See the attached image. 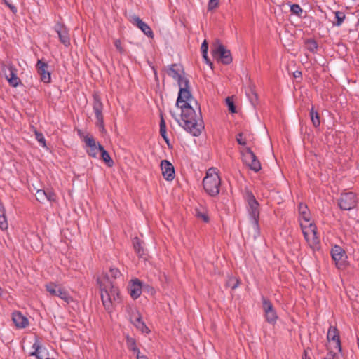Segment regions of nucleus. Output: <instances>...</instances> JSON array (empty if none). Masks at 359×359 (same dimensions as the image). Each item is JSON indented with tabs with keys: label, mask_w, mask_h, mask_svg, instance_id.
Listing matches in <instances>:
<instances>
[{
	"label": "nucleus",
	"mask_w": 359,
	"mask_h": 359,
	"mask_svg": "<svg viewBox=\"0 0 359 359\" xmlns=\"http://www.w3.org/2000/svg\"><path fill=\"white\" fill-rule=\"evenodd\" d=\"M196 109L191 105V103L183 104L177 107L181 109V121L172 114V116L178 122L187 132L193 136H199L204 129V123L202 118L201 106L195 100Z\"/></svg>",
	"instance_id": "obj_1"
},
{
	"label": "nucleus",
	"mask_w": 359,
	"mask_h": 359,
	"mask_svg": "<svg viewBox=\"0 0 359 359\" xmlns=\"http://www.w3.org/2000/svg\"><path fill=\"white\" fill-rule=\"evenodd\" d=\"M221 179L217 172L216 168H211L206 172L203 180V186L205 192L210 196H216L219 193Z\"/></svg>",
	"instance_id": "obj_2"
},
{
	"label": "nucleus",
	"mask_w": 359,
	"mask_h": 359,
	"mask_svg": "<svg viewBox=\"0 0 359 359\" xmlns=\"http://www.w3.org/2000/svg\"><path fill=\"white\" fill-rule=\"evenodd\" d=\"M244 198L248 203L247 210L253 227L259 231V203L253 193L248 189L245 190Z\"/></svg>",
	"instance_id": "obj_3"
},
{
	"label": "nucleus",
	"mask_w": 359,
	"mask_h": 359,
	"mask_svg": "<svg viewBox=\"0 0 359 359\" xmlns=\"http://www.w3.org/2000/svg\"><path fill=\"white\" fill-rule=\"evenodd\" d=\"M211 52L213 57L223 65H229L233 60L230 50H227L219 40L214 43Z\"/></svg>",
	"instance_id": "obj_4"
},
{
	"label": "nucleus",
	"mask_w": 359,
	"mask_h": 359,
	"mask_svg": "<svg viewBox=\"0 0 359 359\" xmlns=\"http://www.w3.org/2000/svg\"><path fill=\"white\" fill-rule=\"evenodd\" d=\"M179 86V93L176 102V107H180L183 104L191 103L192 100L195 102L190 89L189 86V80H184V82L180 83Z\"/></svg>",
	"instance_id": "obj_5"
},
{
	"label": "nucleus",
	"mask_w": 359,
	"mask_h": 359,
	"mask_svg": "<svg viewBox=\"0 0 359 359\" xmlns=\"http://www.w3.org/2000/svg\"><path fill=\"white\" fill-rule=\"evenodd\" d=\"M358 204V198L355 193L343 192L338 199V206L342 210H351L354 209Z\"/></svg>",
	"instance_id": "obj_6"
},
{
	"label": "nucleus",
	"mask_w": 359,
	"mask_h": 359,
	"mask_svg": "<svg viewBox=\"0 0 359 359\" xmlns=\"http://www.w3.org/2000/svg\"><path fill=\"white\" fill-rule=\"evenodd\" d=\"M97 283L100 290H107V292L110 294L114 301H117L119 299V290L112 281L109 280L108 274H105L103 280L100 278L97 279Z\"/></svg>",
	"instance_id": "obj_7"
},
{
	"label": "nucleus",
	"mask_w": 359,
	"mask_h": 359,
	"mask_svg": "<svg viewBox=\"0 0 359 359\" xmlns=\"http://www.w3.org/2000/svg\"><path fill=\"white\" fill-rule=\"evenodd\" d=\"M46 290L52 296L60 297L64 300L67 304H70L74 301L72 297L69 292L63 287L53 283H50L46 285Z\"/></svg>",
	"instance_id": "obj_8"
},
{
	"label": "nucleus",
	"mask_w": 359,
	"mask_h": 359,
	"mask_svg": "<svg viewBox=\"0 0 359 359\" xmlns=\"http://www.w3.org/2000/svg\"><path fill=\"white\" fill-rule=\"evenodd\" d=\"M242 154L243 163L249 167L250 170L255 172L261 170V163L250 147H247Z\"/></svg>",
	"instance_id": "obj_9"
},
{
	"label": "nucleus",
	"mask_w": 359,
	"mask_h": 359,
	"mask_svg": "<svg viewBox=\"0 0 359 359\" xmlns=\"http://www.w3.org/2000/svg\"><path fill=\"white\" fill-rule=\"evenodd\" d=\"M93 109L97 119L96 125L100 128V130L102 131L104 130V117L102 114L103 104L100 96L97 93L93 95Z\"/></svg>",
	"instance_id": "obj_10"
},
{
	"label": "nucleus",
	"mask_w": 359,
	"mask_h": 359,
	"mask_svg": "<svg viewBox=\"0 0 359 359\" xmlns=\"http://www.w3.org/2000/svg\"><path fill=\"white\" fill-rule=\"evenodd\" d=\"M166 73L170 77L176 80L177 84L184 82V80L188 79L183 76L185 74L184 69L180 64L173 63L168 65L166 69Z\"/></svg>",
	"instance_id": "obj_11"
},
{
	"label": "nucleus",
	"mask_w": 359,
	"mask_h": 359,
	"mask_svg": "<svg viewBox=\"0 0 359 359\" xmlns=\"http://www.w3.org/2000/svg\"><path fill=\"white\" fill-rule=\"evenodd\" d=\"M330 253L332 258L335 262V265L338 269H341L345 266L347 256L341 247L337 245H334L332 248Z\"/></svg>",
	"instance_id": "obj_12"
},
{
	"label": "nucleus",
	"mask_w": 359,
	"mask_h": 359,
	"mask_svg": "<svg viewBox=\"0 0 359 359\" xmlns=\"http://www.w3.org/2000/svg\"><path fill=\"white\" fill-rule=\"evenodd\" d=\"M327 339L329 341V343H332L333 346L330 347L332 350L333 348L338 351V352H341V344L340 341V336L339 330L336 327L330 326L328 329L327 334ZM328 346H327V348Z\"/></svg>",
	"instance_id": "obj_13"
},
{
	"label": "nucleus",
	"mask_w": 359,
	"mask_h": 359,
	"mask_svg": "<svg viewBox=\"0 0 359 359\" xmlns=\"http://www.w3.org/2000/svg\"><path fill=\"white\" fill-rule=\"evenodd\" d=\"M33 351L30 352V356H35L36 359H50L46 348L41 345L39 340L36 338L32 345Z\"/></svg>",
	"instance_id": "obj_14"
},
{
	"label": "nucleus",
	"mask_w": 359,
	"mask_h": 359,
	"mask_svg": "<svg viewBox=\"0 0 359 359\" xmlns=\"http://www.w3.org/2000/svg\"><path fill=\"white\" fill-rule=\"evenodd\" d=\"M37 72L40 76L41 81L45 83H49L51 81L50 72L48 70V63L43 62L41 60H38L36 65Z\"/></svg>",
	"instance_id": "obj_15"
},
{
	"label": "nucleus",
	"mask_w": 359,
	"mask_h": 359,
	"mask_svg": "<svg viewBox=\"0 0 359 359\" xmlns=\"http://www.w3.org/2000/svg\"><path fill=\"white\" fill-rule=\"evenodd\" d=\"M130 22L137 27L147 37L150 39H153L154 35L152 29L151 27L144 21H142V19L140 18V17L134 15L130 16Z\"/></svg>",
	"instance_id": "obj_16"
},
{
	"label": "nucleus",
	"mask_w": 359,
	"mask_h": 359,
	"mask_svg": "<svg viewBox=\"0 0 359 359\" xmlns=\"http://www.w3.org/2000/svg\"><path fill=\"white\" fill-rule=\"evenodd\" d=\"M54 30L58 34L60 41L66 47L70 45L69 31L66 26L60 22H57L54 26Z\"/></svg>",
	"instance_id": "obj_17"
},
{
	"label": "nucleus",
	"mask_w": 359,
	"mask_h": 359,
	"mask_svg": "<svg viewBox=\"0 0 359 359\" xmlns=\"http://www.w3.org/2000/svg\"><path fill=\"white\" fill-rule=\"evenodd\" d=\"M162 175L167 181H172L175 178V168L172 164L168 160H163L161 162Z\"/></svg>",
	"instance_id": "obj_18"
},
{
	"label": "nucleus",
	"mask_w": 359,
	"mask_h": 359,
	"mask_svg": "<svg viewBox=\"0 0 359 359\" xmlns=\"http://www.w3.org/2000/svg\"><path fill=\"white\" fill-rule=\"evenodd\" d=\"M130 321L134 325V326L137 329L140 330L142 332L149 333L150 332L144 322L142 321V316L138 311H136L135 313H133L131 315Z\"/></svg>",
	"instance_id": "obj_19"
},
{
	"label": "nucleus",
	"mask_w": 359,
	"mask_h": 359,
	"mask_svg": "<svg viewBox=\"0 0 359 359\" xmlns=\"http://www.w3.org/2000/svg\"><path fill=\"white\" fill-rule=\"evenodd\" d=\"M142 283L137 278L131 280L128 286L129 293L133 299H137L142 294Z\"/></svg>",
	"instance_id": "obj_20"
},
{
	"label": "nucleus",
	"mask_w": 359,
	"mask_h": 359,
	"mask_svg": "<svg viewBox=\"0 0 359 359\" xmlns=\"http://www.w3.org/2000/svg\"><path fill=\"white\" fill-rule=\"evenodd\" d=\"M8 74L5 72V77L6 80L10 86L17 87L18 84L21 83L20 78L17 76V69L11 65L8 67Z\"/></svg>",
	"instance_id": "obj_21"
},
{
	"label": "nucleus",
	"mask_w": 359,
	"mask_h": 359,
	"mask_svg": "<svg viewBox=\"0 0 359 359\" xmlns=\"http://www.w3.org/2000/svg\"><path fill=\"white\" fill-rule=\"evenodd\" d=\"M12 320L18 328H25L29 325V320L20 311H15L12 314Z\"/></svg>",
	"instance_id": "obj_22"
},
{
	"label": "nucleus",
	"mask_w": 359,
	"mask_h": 359,
	"mask_svg": "<svg viewBox=\"0 0 359 359\" xmlns=\"http://www.w3.org/2000/svg\"><path fill=\"white\" fill-rule=\"evenodd\" d=\"M98 149L100 152L101 159L107 165L108 167L111 168L114 165V162L111 158L109 152L106 151L104 147L98 143Z\"/></svg>",
	"instance_id": "obj_23"
},
{
	"label": "nucleus",
	"mask_w": 359,
	"mask_h": 359,
	"mask_svg": "<svg viewBox=\"0 0 359 359\" xmlns=\"http://www.w3.org/2000/svg\"><path fill=\"white\" fill-rule=\"evenodd\" d=\"M298 210L300 217L306 222L311 220L310 210L306 204L300 203L298 205Z\"/></svg>",
	"instance_id": "obj_24"
},
{
	"label": "nucleus",
	"mask_w": 359,
	"mask_h": 359,
	"mask_svg": "<svg viewBox=\"0 0 359 359\" xmlns=\"http://www.w3.org/2000/svg\"><path fill=\"white\" fill-rule=\"evenodd\" d=\"M101 299L104 308L109 311L112 309V302L114 299L111 297L110 294L107 292V290H100Z\"/></svg>",
	"instance_id": "obj_25"
},
{
	"label": "nucleus",
	"mask_w": 359,
	"mask_h": 359,
	"mask_svg": "<svg viewBox=\"0 0 359 359\" xmlns=\"http://www.w3.org/2000/svg\"><path fill=\"white\" fill-rule=\"evenodd\" d=\"M133 245L136 254L139 257H142L143 255H144V250L142 245V242L139 238L135 237L133 239Z\"/></svg>",
	"instance_id": "obj_26"
},
{
	"label": "nucleus",
	"mask_w": 359,
	"mask_h": 359,
	"mask_svg": "<svg viewBox=\"0 0 359 359\" xmlns=\"http://www.w3.org/2000/svg\"><path fill=\"white\" fill-rule=\"evenodd\" d=\"M309 115H310L313 126L315 128L319 127V126L320 124V114L317 111H316L314 109L313 106L310 109Z\"/></svg>",
	"instance_id": "obj_27"
},
{
	"label": "nucleus",
	"mask_w": 359,
	"mask_h": 359,
	"mask_svg": "<svg viewBox=\"0 0 359 359\" xmlns=\"http://www.w3.org/2000/svg\"><path fill=\"white\" fill-rule=\"evenodd\" d=\"M160 134L163 139L165 141L168 146L170 147V142L169 139L167 136V131H166V124L165 121L164 120V118L162 114H161V121H160Z\"/></svg>",
	"instance_id": "obj_28"
},
{
	"label": "nucleus",
	"mask_w": 359,
	"mask_h": 359,
	"mask_svg": "<svg viewBox=\"0 0 359 359\" xmlns=\"http://www.w3.org/2000/svg\"><path fill=\"white\" fill-rule=\"evenodd\" d=\"M305 46L306 49L313 53H316L318 48L316 41L313 39H306L305 41Z\"/></svg>",
	"instance_id": "obj_29"
},
{
	"label": "nucleus",
	"mask_w": 359,
	"mask_h": 359,
	"mask_svg": "<svg viewBox=\"0 0 359 359\" xmlns=\"http://www.w3.org/2000/svg\"><path fill=\"white\" fill-rule=\"evenodd\" d=\"M334 14L336 21H334L332 24L334 26L340 27L346 18V15L343 11H335Z\"/></svg>",
	"instance_id": "obj_30"
},
{
	"label": "nucleus",
	"mask_w": 359,
	"mask_h": 359,
	"mask_svg": "<svg viewBox=\"0 0 359 359\" xmlns=\"http://www.w3.org/2000/svg\"><path fill=\"white\" fill-rule=\"evenodd\" d=\"M266 320L270 324H275L278 319V315L276 310H272L265 313Z\"/></svg>",
	"instance_id": "obj_31"
},
{
	"label": "nucleus",
	"mask_w": 359,
	"mask_h": 359,
	"mask_svg": "<svg viewBox=\"0 0 359 359\" xmlns=\"http://www.w3.org/2000/svg\"><path fill=\"white\" fill-rule=\"evenodd\" d=\"M262 307L264 311V313L271 311L272 310H275L271 302L269 299L262 297Z\"/></svg>",
	"instance_id": "obj_32"
},
{
	"label": "nucleus",
	"mask_w": 359,
	"mask_h": 359,
	"mask_svg": "<svg viewBox=\"0 0 359 359\" xmlns=\"http://www.w3.org/2000/svg\"><path fill=\"white\" fill-rule=\"evenodd\" d=\"M126 345L128 348L132 351H137L136 349L138 348L136 346V340L128 335L126 337Z\"/></svg>",
	"instance_id": "obj_33"
},
{
	"label": "nucleus",
	"mask_w": 359,
	"mask_h": 359,
	"mask_svg": "<svg viewBox=\"0 0 359 359\" xmlns=\"http://www.w3.org/2000/svg\"><path fill=\"white\" fill-rule=\"evenodd\" d=\"M311 231L313 233V241L312 245H316L320 243L319 238L317 237L316 226L314 224L311 223L309 224Z\"/></svg>",
	"instance_id": "obj_34"
},
{
	"label": "nucleus",
	"mask_w": 359,
	"mask_h": 359,
	"mask_svg": "<svg viewBox=\"0 0 359 359\" xmlns=\"http://www.w3.org/2000/svg\"><path fill=\"white\" fill-rule=\"evenodd\" d=\"M226 103L228 107V109L231 113L235 114L237 112L236 107L232 97H227L226 98Z\"/></svg>",
	"instance_id": "obj_35"
},
{
	"label": "nucleus",
	"mask_w": 359,
	"mask_h": 359,
	"mask_svg": "<svg viewBox=\"0 0 359 359\" xmlns=\"http://www.w3.org/2000/svg\"><path fill=\"white\" fill-rule=\"evenodd\" d=\"M247 95L249 97V100L252 105H255L257 101V93L252 90L251 87L249 88V92L246 93Z\"/></svg>",
	"instance_id": "obj_36"
},
{
	"label": "nucleus",
	"mask_w": 359,
	"mask_h": 359,
	"mask_svg": "<svg viewBox=\"0 0 359 359\" xmlns=\"http://www.w3.org/2000/svg\"><path fill=\"white\" fill-rule=\"evenodd\" d=\"M83 141L88 147H90L97 144L95 138L91 135H87L84 136Z\"/></svg>",
	"instance_id": "obj_37"
},
{
	"label": "nucleus",
	"mask_w": 359,
	"mask_h": 359,
	"mask_svg": "<svg viewBox=\"0 0 359 359\" xmlns=\"http://www.w3.org/2000/svg\"><path fill=\"white\" fill-rule=\"evenodd\" d=\"M36 198L40 203H43L47 198L46 191L42 189H39L36 193Z\"/></svg>",
	"instance_id": "obj_38"
},
{
	"label": "nucleus",
	"mask_w": 359,
	"mask_h": 359,
	"mask_svg": "<svg viewBox=\"0 0 359 359\" xmlns=\"http://www.w3.org/2000/svg\"><path fill=\"white\" fill-rule=\"evenodd\" d=\"M290 11L293 14L297 15L299 17L301 16L303 12V10L301 8V6L297 4H294L290 6Z\"/></svg>",
	"instance_id": "obj_39"
},
{
	"label": "nucleus",
	"mask_w": 359,
	"mask_h": 359,
	"mask_svg": "<svg viewBox=\"0 0 359 359\" xmlns=\"http://www.w3.org/2000/svg\"><path fill=\"white\" fill-rule=\"evenodd\" d=\"M196 216L201 219L204 222L208 223L210 221V218L205 212H201L198 209H196Z\"/></svg>",
	"instance_id": "obj_40"
},
{
	"label": "nucleus",
	"mask_w": 359,
	"mask_h": 359,
	"mask_svg": "<svg viewBox=\"0 0 359 359\" xmlns=\"http://www.w3.org/2000/svg\"><path fill=\"white\" fill-rule=\"evenodd\" d=\"M86 151L90 156L93 158H97V152L99 151L98 144L89 147V149H88Z\"/></svg>",
	"instance_id": "obj_41"
},
{
	"label": "nucleus",
	"mask_w": 359,
	"mask_h": 359,
	"mask_svg": "<svg viewBox=\"0 0 359 359\" xmlns=\"http://www.w3.org/2000/svg\"><path fill=\"white\" fill-rule=\"evenodd\" d=\"M240 281L239 280L235 278H231L229 279L227 282V285L230 287L232 290H235L239 285Z\"/></svg>",
	"instance_id": "obj_42"
},
{
	"label": "nucleus",
	"mask_w": 359,
	"mask_h": 359,
	"mask_svg": "<svg viewBox=\"0 0 359 359\" xmlns=\"http://www.w3.org/2000/svg\"><path fill=\"white\" fill-rule=\"evenodd\" d=\"M36 139L41 144L43 147H46V140L43 135L41 133L36 132Z\"/></svg>",
	"instance_id": "obj_43"
},
{
	"label": "nucleus",
	"mask_w": 359,
	"mask_h": 359,
	"mask_svg": "<svg viewBox=\"0 0 359 359\" xmlns=\"http://www.w3.org/2000/svg\"><path fill=\"white\" fill-rule=\"evenodd\" d=\"M219 6V0H209L208 4V11H211Z\"/></svg>",
	"instance_id": "obj_44"
},
{
	"label": "nucleus",
	"mask_w": 359,
	"mask_h": 359,
	"mask_svg": "<svg viewBox=\"0 0 359 359\" xmlns=\"http://www.w3.org/2000/svg\"><path fill=\"white\" fill-rule=\"evenodd\" d=\"M236 141H237L238 144L243 145V146L246 144V140H245V138L243 137V133H239L236 135Z\"/></svg>",
	"instance_id": "obj_45"
},
{
	"label": "nucleus",
	"mask_w": 359,
	"mask_h": 359,
	"mask_svg": "<svg viewBox=\"0 0 359 359\" xmlns=\"http://www.w3.org/2000/svg\"><path fill=\"white\" fill-rule=\"evenodd\" d=\"M1 217H3L4 219V222L1 221V231H2V230L8 229L7 219H6V215H5V213H4V208L2 207H1Z\"/></svg>",
	"instance_id": "obj_46"
},
{
	"label": "nucleus",
	"mask_w": 359,
	"mask_h": 359,
	"mask_svg": "<svg viewBox=\"0 0 359 359\" xmlns=\"http://www.w3.org/2000/svg\"><path fill=\"white\" fill-rule=\"evenodd\" d=\"M109 273L110 276L114 279L117 278L121 275V272L117 268H111Z\"/></svg>",
	"instance_id": "obj_47"
},
{
	"label": "nucleus",
	"mask_w": 359,
	"mask_h": 359,
	"mask_svg": "<svg viewBox=\"0 0 359 359\" xmlns=\"http://www.w3.org/2000/svg\"><path fill=\"white\" fill-rule=\"evenodd\" d=\"M201 50L202 55H205L206 54H208V43L206 40H204L203 42L202 43Z\"/></svg>",
	"instance_id": "obj_48"
},
{
	"label": "nucleus",
	"mask_w": 359,
	"mask_h": 359,
	"mask_svg": "<svg viewBox=\"0 0 359 359\" xmlns=\"http://www.w3.org/2000/svg\"><path fill=\"white\" fill-rule=\"evenodd\" d=\"M328 353L327 356L324 359H335V357L337 356L336 353L333 351L331 348L327 347Z\"/></svg>",
	"instance_id": "obj_49"
},
{
	"label": "nucleus",
	"mask_w": 359,
	"mask_h": 359,
	"mask_svg": "<svg viewBox=\"0 0 359 359\" xmlns=\"http://www.w3.org/2000/svg\"><path fill=\"white\" fill-rule=\"evenodd\" d=\"M47 198L46 200L49 201H55V194L50 191H46Z\"/></svg>",
	"instance_id": "obj_50"
},
{
	"label": "nucleus",
	"mask_w": 359,
	"mask_h": 359,
	"mask_svg": "<svg viewBox=\"0 0 359 359\" xmlns=\"http://www.w3.org/2000/svg\"><path fill=\"white\" fill-rule=\"evenodd\" d=\"M114 46L121 53H123L124 49L121 46V42L119 39L115 41Z\"/></svg>",
	"instance_id": "obj_51"
},
{
	"label": "nucleus",
	"mask_w": 359,
	"mask_h": 359,
	"mask_svg": "<svg viewBox=\"0 0 359 359\" xmlns=\"http://www.w3.org/2000/svg\"><path fill=\"white\" fill-rule=\"evenodd\" d=\"M203 56V58L204 59L205 62L206 64H208L212 69V62H211V60H210V58L208 57V54L205 55H202Z\"/></svg>",
	"instance_id": "obj_52"
},
{
	"label": "nucleus",
	"mask_w": 359,
	"mask_h": 359,
	"mask_svg": "<svg viewBox=\"0 0 359 359\" xmlns=\"http://www.w3.org/2000/svg\"><path fill=\"white\" fill-rule=\"evenodd\" d=\"M293 76L294 78H301L302 77V72L300 71H295L293 73Z\"/></svg>",
	"instance_id": "obj_53"
},
{
	"label": "nucleus",
	"mask_w": 359,
	"mask_h": 359,
	"mask_svg": "<svg viewBox=\"0 0 359 359\" xmlns=\"http://www.w3.org/2000/svg\"><path fill=\"white\" fill-rule=\"evenodd\" d=\"M136 350L137 351H134L133 352L135 353H136L137 359H139L140 357H141L142 355H140V351L139 348H137Z\"/></svg>",
	"instance_id": "obj_54"
},
{
	"label": "nucleus",
	"mask_w": 359,
	"mask_h": 359,
	"mask_svg": "<svg viewBox=\"0 0 359 359\" xmlns=\"http://www.w3.org/2000/svg\"><path fill=\"white\" fill-rule=\"evenodd\" d=\"M302 359H311L309 357H308L307 355V351L306 350H304V354H303V356H302Z\"/></svg>",
	"instance_id": "obj_55"
},
{
	"label": "nucleus",
	"mask_w": 359,
	"mask_h": 359,
	"mask_svg": "<svg viewBox=\"0 0 359 359\" xmlns=\"http://www.w3.org/2000/svg\"><path fill=\"white\" fill-rule=\"evenodd\" d=\"M139 359H148V358L146 355H142Z\"/></svg>",
	"instance_id": "obj_56"
},
{
	"label": "nucleus",
	"mask_w": 359,
	"mask_h": 359,
	"mask_svg": "<svg viewBox=\"0 0 359 359\" xmlns=\"http://www.w3.org/2000/svg\"><path fill=\"white\" fill-rule=\"evenodd\" d=\"M303 233H304V235L305 238H306V240H308V238H307V233H306V232H304V231H303Z\"/></svg>",
	"instance_id": "obj_57"
}]
</instances>
